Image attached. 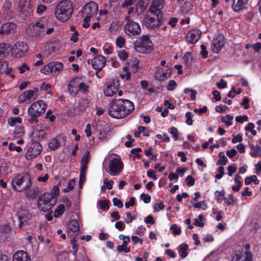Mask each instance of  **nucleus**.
I'll return each mask as SVG.
<instances>
[{
  "label": "nucleus",
  "instance_id": "f257e3e1",
  "mask_svg": "<svg viewBox=\"0 0 261 261\" xmlns=\"http://www.w3.org/2000/svg\"><path fill=\"white\" fill-rule=\"evenodd\" d=\"M134 109V105L131 101L120 98L110 103L108 112L111 117L121 119L131 114Z\"/></svg>",
  "mask_w": 261,
  "mask_h": 261
},
{
  "label": "nucleus",
  "instance_id": "f03ea898",
  "mask_svg": "<svg viewBox=\"0 0 261 261\" xmlns=\"http://www.w3.org/2000/svg\"><path fill=\"white\" fill-rule=\"evenodd\" d=\"M73 12L72 3L70 0H62L55 6L54 17L60 22H64L69 19Z\"/></svg>",
  "mask_w": 261,
  "mask_h": 261
},
{
  "label": "nucleus",
  "instance_id": "7ed1b4c3",
  "mask_svg": "<svg viewBox=\"0 0 261 261\" xmlns=\"http://www.w3.org/2000/svg\"><path fill=\"white\" fill-rule=\"evenodd\" d=\"M46 109V104L43 100H38L33 102L29 107L28 113L30 118L28 121L31 124L37 123L38 118L44 113Z\"/></svg>",
  "mask_w": 261,
  "mask_h": 261
},
{
  "label": "nucleus",
  "instance_id": "20e7f679",
  "mask_svg": "<svg viewBox=\"0 0 261 261\" xmlns=\"http://www.w3.org/2000/svg\"><path fill=\"white\" fill-rule=\"evenodd\" d=\"M32 182L30 176L27 174H19L12 180V186L15 191L22 192L29 189Z\"/></svg>",
  "mask_w": 261,
  "mask_h": 261
},
{
  "label": "nucleus",
  "instance_id": "39448f33",
  "mask_svg": "<svg viewBox=\"0 0 261 261\" xmlns=\"http://www.w3.org/2000/svg\"><path fill=\"white\" fill-rule=\"evenodd\" d=\"M69 92L76 96L78 92L86 93L89 92V84L87 82L81 81L78 78L70 81L68 85Z\"/></svg>",
  "mask_w": 261,
  "mask_h": 261
},
{
  "label": "nucleus",
  "instance_id": "423d86ee",
  "mask_svg": "<svg viewBox=\"0 0 261 261\" xmlns=\"http://www.w3.org/2000/svg\"><path fill=\"white\" fill-rule=\"evenodd\" d=\"M8 48H10L11 56L15 58L24 57L28 51V44L20 41H13L8 44Z\"/></svg>",
  "mask_w": 261,
  "mask_h": 261
},
{
  "label": "nucleus",
  "instance_id": "0eeeda50",
  "mask_svg": "<svg viewBox=\"0 0 261 261\" xmlns=\"http://www.w3.org/2000/svg\"><path fill=\"white\" fill-rule=\"evenodd\" d=\"M163 19L162 12H152L149 9L148 13L143 19L145 25L148 28L155 29L160 25Z\"/></svg>",
  "mask_w": 261,
  "mask_h": 261
},
{
  "label": "nucleus",
  "instance_id": "6e6552de",
  "mask_svg": "<svg viewBox=\"0 0 261 261\" xmlns=\"http://www.w3.org/2000/svg\"><path fill=\"white\" fill-rule=\"evenodd\" d=\"M53 196L49 193H46L40 196L37 202L38 208L43 212H46L51 209L57 201V198H54Z\"/></svg>",
  "mask_w": 261,
  "mask_h": 261
},
{
  "label": "nucleus",
  "instance_id": "1a4fd4ad",
  "mask_svg": "<svg viewBox=\"0 0 261 261\" xmlns=\"http://www.w3.org/2000/svg\"><path fill=\"white\" fill-rule=\"evenodd\" d=\"M134 48L137 52L143 54L149 53L153 50V44L150 40L149 36H142L139 41L134 43Z\"/></svg>",
  "mask_w": 261,
  "mask_h": 261
},
{
  "label": "nucleus",
  "instance_id": "9d476101",
  "mask_svg": "<svg viewBox=\"0 0 261 261\" xmlns=\"http://www.w3.org/2000/svg\"><path fill=\"white\" fill-rule=\"evenodd\" d=\"M124 19L126 21L124 25V33L129 37L139 35L141 32L139 24L130 19L128 16L125 17Z\"/></svg>",
  "mask_w": 261,
  "mask_h": 261
},
{
  "label": "nucleus",
  "instance_id": "9b49d317",
  "mask_svg": "<svg viewBox=\"0 0 261 261\" xmlns=\"http://www.w3.org/2000/svg\"><path fill=\"white\" fill-rule=\"evenodd\" d=\"M119 83L117 79H109L105 84L103 92L107 96H113L116 94L119 90Z\"/></svg>",
  "mask_w": 261,
  "mask_h": 261
},
{
  "label": "nucleus",
  "instance_id": "f8f14e48",
  "mask_svg": "<svg viewBox=\"0 0 261 261\" xmlns=\"http://www.w3.org/2000/svg\"><path fill=\"white\" fill-rule=\"evenodd\" d=\"M45 24L46 22L43 20H37L32 22L29 28L36 37H41L45 34Z\"/></svg>",
  "mask_w": 261,
  "mask_h": 261
},
{
  "label": "nucleus",
  "instance_id": "ddd939ff",
  "mask_svg": "<svg viewBox=\"0 0 261 261\" xmlns=\"http://www.w3.org/2000/svg\"><path fill=\"white\" fill-rule=\"evenodd\" d=\"M46 126L43 124H38L34 127L32 133L33 139L37 142L45 140L46 138Z\"/></svg>",
  "mask_w": 261,
  "mask_h": 261
},
{
  "label": "nucleus",
  "instance_id": "4468645a",
  "mask_svg": "<svg viewBox=\"0 0 261 261\" xmlns=\"http://www.w3.org/2000/svg\"><path fill=\"white\" fill-rule=\"evenodd\" d=\"M42 150L40 144L37 141L33 142L29 146L26 152L27 159L31 160L38 156Z\"/></svg>",
  "mask_w": 261,
  "mask_h": 261
},
{
  "label": "nucleus",
  "instance_id": "2eb2a0df",
  "mask_svg": "<svg viewBox=\"0 0 261 261\" xmlns=\"http://www.w3.org/2000/svg\"><path fill=\"white\" fill-rule=\"evenodd\" d=\"M80 231V225L79 222L75 219L71 220L68 224L67 232L68 235L71 238V241L72 242L74 239H75Z\"/></svg>",
  "mask_w": 261,
  "mask_h": 261
},
{
  "label": "nucleus",
  "instance_id": "dca6fc26",
  "mask_svg": "<svg viewBox=\"0 0 261 261\" xmlns=\"http://www.w3.org/2000/svg\"><path fill=\"white\" fill-rule=\"evenodd\" d=\"M123 163L118 159H113L109 165V174L112 176L118 175L123 169Z\"/></svg>",
  "mask_w": 261,
  "mask_h": 261
},
{
  "label": "nucleus",
  "instance_id": "f3484780",
  "mask_svg": "<svg viewBox=\"0 0 261 261\" xmlns=\"http://www.w3.org/2000/svg\"><path fill=\"white\" fill-rule=\"evenodd\" d=\"M38 90H29L21 93L18 97V102L20 103L35 100L37 97Z\"/></svg>",
  "mask_w": 261,
  "mask_h": 261
},
{
  "label": "nucleus",
  "instance_id": "a211bd4d",
  "mask_svg": "<svg viewBox=\"0 0 261 261\" xmlns=\"http://www.w3.org/2000/svg\"><path fill=\"white\" fill-rule=\"evenodd\" d=\"M17 216L19 221L20 226L28 223L32 219V215L28 210L20 208L17 212Z\"/></svg>",
  "mask_w": 261,
  "mask_h": 261
},
{
  "label": "nucleus",
  "instance_id": "6ab92c4d",
  "mask_svg": "<svg viewBox=\"0 0 261 261\" xmlns=\"http://www.w3.org/2000/svg\"><path fill=\"white\" fill-rule=\"evenodd\" d=\"M61 47V43L58 40L48 42L44 46L45 52L49 55L54 56L57 53Z\"/></svg>",
  "mask_w": 261,
  "mask_h": 261
},
{
  "label": "nucleus",
  "instance_id": "aec40b11",
  "mask_svg": "<svg viewBox=\"0 0 261 261\" xmlns=\"http://www.w3.org/2000/svg\"><path fill=\"white\" fill-rule=\"evenodd\" d=\"M20 13L22 17L30 16L32 13L30 0H20L19 2Z\"/></svg>",
  "mask_w": 261,
  "mask_h": 261
},
{
  "label": "nucleus",
  "instance_id": "412c9836",
  "mask_svg": "<svg viewBox=\"0 0 261 261\" xmlns=\"http://www.w3.org/2000/svg\"><path fill=\"white\" fill-rule=\"evenodd\" d=\"M171 74V70L168 66L165 68L158 67L155 73V78L157 80L163 81L168 79Z\"/></svg>",
  "mask_w": 261,
  "mask_h": 261
},
{
  "label": "nucleus",
  "instance_id": "4be33fe9",
  "mask_svg": "<svg viewBox=\"0 0 261 261\" xmlns=\"http://www.w3.org/2000/svg\"><path fill=\"white\" fill-rule=\"evenodd\" d=\"M226 3H230L231 8L234 12H239L245 8L248 0H225Z\"/></svg>",
  "mask_w": 261,
  "mask_h": 261
},
{
  "label": "nucleus",
  "instance_id": "5701e85b",
  "mask_svg": "<svg viewBox=\"0 0 261 261\" xmlns=\"http://www.w3.org/2000/svg\"><path fill=\"white\" fill-rule=\"evenodd\" d=\"M16 25L14 23L10 22H6L1 27L0 34L6 36L13 34L16 31Z\"/></svg>",
  "mask_w": 261,
  "mask_h": 261
},
{
  "label": "nucleus",
  "instance_id": "b1692460",
  "mask_svg": "<svg viewBox=\"0 0 261 261\" xmlns=\"http://www.w3.org/2000/svg\"><path fill=\"white\" fill-rule=\"evenodd\" d=\"M106 62V58L102 55L95 56L92 60L93 68L97 71H100L105 66Z\"/></svg>",
  "mask_w": 261,
  "mask_h": 261
},
{
  "label": "nucleus",
  "instance_id": "393cba45",
  "mask_svg": "<svg viewBox=\"0 0 261 261\" xmlns=\"http://www.w3.org/2000/svg\"><path fill=\"white\" fill-rule=\"evenodd\" d=\"M202 33L200 30H191L186 36V41L190 43H196L200 38Z\"/></svg>",
  "mask_w": 261,
  "mask_h": 261
},
{
  "label": "nucleus",
  "instance_id": "a878e982",
  "mask_svg": "<svg viewBox=\"0 0 261 261\" xmlns=\"http://www.w3.org/2000/svg\"><path fill=\"white\" fill-rule=\"evenodd\" d=\"M97 5L93 2H91L85 6L83 13L87 16H89L90 17H92L97 13Z\"/></svg>",
  "mask_w": 261,
  "mask_h": 261
},
{
  "label": "nucleus",
  "instance_id": "bb28decb",
  "mask_svg": "<svg viewBox=\"0 0 261 261\" xmlns=\"http://www.w3.org/2000/svg\"><path fill=\"white\" fill-rule=\"evenodd\" d=\"M224 37L222 35L218 36L214 39L212 45V50L214 53H218L220 51L224 45Z\"/></svg>",
  "mask_w": 261,
  "mask_h": 261
},
{
  "label": "nucleus",
  "instance_id": "cd10ccee",
  "mask_svg": "<svg viewBox=\"0 0 261 261\" xmlns=\"http://www.w3.org/2000/svg\"><path fill=\"white\" fill-rule=\"evenodd\" d=\"M66 138L63 136H58L50 139L48 142V147L52 150L58 149L61 145V142L65 143Z\"/></svg>",
  "mask_w": 261,
  "mask_h": 261
},
{
  "label": "nucleus",
  "instance_id": "c85d7f7f",
  "mask_svg": "<svg viewBox=\"0 0 261 261\" xmlns=\"http://www.w3.org/2000/svg\"><path fill=\"white\" fill-rule=\"evenodd\" d=\"M244 255L243 250H236L231 256V261H253V259H251V253L247 252L246 256L243 259Z\"/></svg>",
  "mask_w": 261,
  "mask_h": 261
},
{
  "label": "nucleus",
  "instance_id": "c756f323",
  "mask_svg": "<svg viewBox=\"0 0 261 261\" xmlns=\"http://www.w3.org/2000/svg\"><path fill=\"white\" fill-rule=\"evenodd\" d=\"M12 261H31V258L26 252L20 250L14 254Z\"/></svg>",
  "mask_w": 261,
  "mask_h": 261
},
{
  "label": "nucleus",
  "instance_id": "7c9ffc66",
  "mask_svg": "<svg viewBox=\"0 0 261 261\" xmlns=\"http://www.w3.org/2000/svg\"><path fill=\"white\" fill-rule=\"evenodd\" d=\"M165 0H153L149 9L152 12L155 11L156 12H162L161 10L164 6Z\"/></svg>",
  "mask_w": 261,
  "mask_h": 261
},
{
  "label": "nucleus",
  "instance_id": "2f4dec72",
  "mask_svg": "<svg viewBox=\"0 0 261 261\" xmlns=\"http://www.w3.org/2000/svg\"><path fill=\"white\" fill-rule=\"evenodd\" d=\"M151 0H139L136 4V11L138 13H142L147 7Z\"/></svg>",
  "mask_w": 261,
  "mask_h": 261
},
{
  "label": "nucleus",
  "instance_id": "473e14b6",
  "mask_svg": "<svg viewBox=\"0 0 261 261\" xmlns=\"http://www.w3.org/2000/svg\"><path fill=\"white\" fill-rule=\"evenodd\" d=\"M22 118L19 116L10 117L8 119V124L11 126L15 127L21 125Z\"/></svg>",
  "mask_w": 261,
  "mask_h": 261
},
{
  "label": "nucleus",
  "instance_id": "72a5a7b5",
  "mask_svg": "<svg viewBox=\"0 0 261 261\" xmlns=\"http://www.w3.org/2000/svg\"><path fill=\"white\" fill-rule=\"evenodd\" d=\"M251 148L250 155L253 158L261 156V148L259 146H254L253 144L250 145Z\"/></svg>",
  "mask_w": 261,
  "mask_h": 261
},
{
  "label": "nucleus",
  "instance_id": "f704fd0d",
  "mask_svg": "<svg viewBox=\"0 0 261 261\" xmlns=\"http://www.w3.org/2000/svg\"><path fill=\"white\" fill-rule=\"evenodd\" d=\"M89 158H90V152L89 151H87L81 159V168H83L84 170L87 169Z\"/></svg>",
  "mask_w": 261,
  "mask_h": 261
},
{
  "label": "nucleus",
  "instance_id": "c9c22d12",
  "mask_svg": "<svg viewBox=\"0 0 261 261\" xmlns=\"http://www.w3.org/2000/svg\"><path fill=\"white\" fill-rule=\"evenodd\" d=\"M184 1H182L183 3L180 2V11L187 13L190 11L193 6L190 2H184Z\"/></svg>",
  "mask_w": 261,
  "mask_h": 261
},
{
  "label": "nucleus",
  "instance_id": "e433bc0d",
  "mask_svg": "<svg viewBox=\"0 0 261 261\" xmlns=\"http://www.w3.org/2000/svg\"><path fill=\"white\" fill-rule=\"evenodd\" d=\"M90 99L88 98H83L79 102V109L81 111L85 110L89 106Z\"/></svg>",
  "mask_w": 261,
  "mask_h": 261
},
{
  "label": "nucleus",
  "instance_id": "4c0bfd02",
  "mask_svg": "<svg viewBox=\"0 0 261 261\" xmlns=\"http://www.w3.org/2000/svg\"><path fill=\"white\" fill-rule=\"evenodd\" d=\"M24 134V129L22 125L15 127L13 132V136L15 138H19Z\"/></svg>",
  "mask_w": 261,
  "mask_h": 261
},
{
  "label": "nucleus",
  "instance_id": "58836bf2",
  "mask_svg": "<svg viewBox=\"0 0 261 261\" xmlns=\"http://www.w3.org/2000/svg\"><path fill=\"white\" fill-rule=\"evenodd\" d=\"M51 64L53 74L60 71L63 68V65L61 62H51Z\"/></svg>",
  "mask_w": 261,
  "mask_h": 261
},
{
  "label": "nucleus",
  "instance_id": "ea45409f",
  "mask_svg": "<svg viewBox=\"0 0 261 261\" xmlns=\"http://www.w3.org/2000/svg\"><path fill=\"white\" fill-rule=\"evenodd\" d=\"M131 70L128 67L125 66L123 68V71L120 74L121 77L124 80L127 81L130 79Z\"/></svg>",
  "mask_w": 261,
  "mask_h": 261
},
{
  "label": "nucleus",
  "instance_id": "a19ab883",
  "mask_svg": "<svg viewBox=\"0 0 261 261\" xmlns=\"http://www.w3.org/2000/svg\"><path fill=\"white\" fill-rule=\"evenodd\" d=\"M219 159L217 162V165H222V166L225 165L228 159L227 157L224 155V153L223 151H221L218 154Z\"/></svg>",
  "mask_w": 261,
  "mask_h": 261
},
{
  "label": "nucleus",
  "instance_id": "79ce46f5",
  "mask_svg": "<svg viewBox=\"0 0 261 261\" xmlns=\"http://www.w3.org/2000/svg\"><path fill=\"white\" fill-rule=\"evenodd\" d=\"M65 211V206L63 204L59 205L54 212L55 217H59L62 215Z\"/></svg>",
  "mask_w": 261,
  "mask_h": 261
},
{
  "label": "nucleus",
  "instance_id": "37998d69",
  "mask_svg": "<svg viewBox=\"0 0 261 261\" xmlns=\"http://www.w3.org/2000/svg\"><path fill=\"white\" fill-rule=\"evenodd\" d=\"M192 53L190 52H187L184 57H183V60L185 64L187 66H189L191 65V62L192 60Z\"/></svg>",
  "mask_w": 261,
  "mask_h": 261
},
{
  "label": "nucleus",
  "instance_id": "c03bdc74",
  "mask_svg": "<svg viewBox=\"0 0 261 261\" xmlns=\"http://www.w3.org/2000/svg\"><path fill=\"white\" fill-rule=\"evenodd\" d=\"M189 246L188 244H180V257L184 258L188 255L187 250L188 249Z\"/></svg>",
  "mask_w": 261,
  "mask_h": 261
},
{
  "label": "nucleus",
  "instance_id": "a18cd8bd",
  "mask_svg": "<svg viewBox=\"0 0 261 261\" xmlns=\"http://www.w3.org/2000/svg\"><path fill=\"white\" fill-rule=\"evenodd\" d=\"M40 71L41 73L46 74L49 75V74H53L51 70V63L48 64L46 65H45L43 67L41 68Z\"/></svg>",
  "mask_w": 261,
  "mask_h": 261
},
{
  "label": "nucleus",
  "instance_id": "49530a36",
  "mask_svg": "<svg viewBox=\"0 0 261 261\" xmlns=\"http://www.w3.org/2000/svg\"><path fill=\"white\" fill-rule=\"evenodd\" d=\"M132 63H129V65L126 67L131 70V71H135L137 70L139 65V61L136 59H133Z\"/></svg>",
  "mask_w": 261,
  "mask_h": 261
},
{
  "label": "nucleus",
  "instance_id": "de8ad7c7",
  "mask_svg": "<svg viewBox=\"0 0 261 261\" xmlns=\"http://www.w3.org/2000/svg\"><path fill=\"white\" fill-rule=\"evenodd\" d=\"M117 55L119 58L121 60L125 61L128 58V54L124 49H120L117 51Z\"/></svg>",
  "mask_w": 261,
  "mask_h": 261
},
{
  "label": "nucleus",
  "instance_id": "09e8293b",
  "mask_svg": "<svg viewBox=\"0 0 261 261\" xmlns=\"http://www.w3.org/2000/svg\"><path fill=\"white\" fill-rule=\"evenodd\" d=\"M8 44H2L0 45V60L3 59L6 56V51L7 47Z\"/></svg>",
  "mask_w": 261,
  "mask_h": 261
},
{
  "label": "nucleus",
  "instance_id": "8fccbe9b",
  "mask_svg": "<svg viewBox=\"0 0 261 261\" xmlns=\"http://www.w3.org/2000/svg\"><path fill=\"white\" fill-rule=\"evenodd\" d=\"M75 181L73 179H70L67 182V187L65 188L63 191L64 192L67 193L72 190L74 187Z\"/></svg>",
  "mask_w": 261,
  "mask_h": 261
},
{
  "label": "nucleus",
  "instance_id": "3c124183",
  "mask_svg": "<svg viewBox=\"0 0 261 261\" xmlns=\"http://www.w3.org/2000/svg\"><path fill=\"white\" fill-rule=\"evenodd\" d=\"M203 220V216L200 214L198 216V218L195 220L194 224L195 226L202 227L204 226V223L202 222Z\"/></svg>",
  "mask_w": 261,
  "mask_h": 261
},
{
  "label": "nucleus",
  "instance_id": "603ef678",
  "mask_svg": "<svg viewBox=\"0 0 261 261\" xmlns=\"http://www.w3.org/2000/svg\"><path fill=\"white\" fill-rule=\"evenodd\" d=\"M224 195L225 192L223 190L220 191H216L215 192V197L217 201L223 199L225 197Z\"/></svg>",
  "mask_w": 261,
  "mask_h": 261
},
{
  "label": "nucleus",
  "instance_id": "864d4df0",
  "mask_svg": "<svg viewBox=\"0 0 261 261\" xmlns=\"http://www.w3.org/2000/svg\"><path fill=\"white\" fill-rule=\"evenodd\" d=\"M118 29V25L116 22L113 21L109 28V31L115 34Z\"/></svg>",
  "mask_w": 261,
  "mask_h": 261
},
{
  "label": "nucleus",
  "instance_id": "5fc2aeb1",
  "mask_svg": "<svg viewBox=\"0 0 261 261\" xmlns=\"http://www.w3.org/2000/svg\"><path fill=\"white\" fill-rule=\"evenodd\" d=\"M126 218L124 219V221L127 224L131 223L133 220L137 218L136 216H132L129 212L126 213Z\"/></svg>",
  "mask_w": 261,
  "mask_h": 261
},
{
  "label": "nucleus",
  "instance_id": "6e6d98bb",
  "mask_svg": "<svg viewBox=\"0 0 261 261\" xmlns=\"http://www.w3.org/2000/svg\"><path fill=\"white\" fill-rule=\"evenodd\" d=\"M195 179L191 176L188 175L185 179V182L186 183L188 187H191L195 184Z\"/></svg>",
  "mask_w": 261,
  "mask_h": 261
},
{
  "label": "nucleus",
  "instance_id": "4d7b16f0",
  "mask_svg": "<svg viewBox=\"0 0 261 261\" xmlns=\"http://www.w3.org/2000/svg\"><path fill=\"white\" fill-rule=\"evenodd\" d=\"M194 207L195 208H201L203 210H205L207 209V205L204 201H200L196 202L194 204Z\"/></svg>",
  "mask_w": 261,
  "mask_h": 261
},
{
  "label": "nucleus",
  "instance_id": "13d9d810",
  "mask_svg": "<svg viewBox=\"0 0 261 261\" xmlns=\"http://www.w3.org/2000/svg\"><path fill=\"white\" fill-rule=\"evenodd\" d=\"M170 133L172 137L173 138L174 140L176 141L178 140V132L176 128L174 127H171L170 128Z\"/></svg>",
  "mask_w": 261,
  "mask_h": 261
},
{
  "label": "nucleus",
  "instance_id": "bf43d9fd",
  "mask_svg": "<svg viewBox=\"0 0 261 261\" xmlns=\"http://www.w3.org/2000/svg\"><path fill=\"white\" fill-rule=\"evenodd\" d=\"M141 85L142 88L146 90L149 92L153 93L154 92V89L152 88H148V83L146 81H142L141 82Z\"/></svg>",
  "mask_w": 261,
  "mask_h": 261
},
{
  "label": "nucleus",
  "instance_id": "052dcab7",
  "mask_svg": "<svg viewBox=\"0 0 261 261\" xmlns=\"http://www.w3.org/2000/svg\"><path fill=\"white\" fill-rule=\"evenodd\" d=\"M127 244H123L121 245H119L117 246V250L118 252H124L125 253H128L130 251V249L126 247Z\"/></svg>",
  "mask_w": 261,
  "mask_h": 261
},
{
  "label": "nucleus",
  "instance_id": "680f3d73",
  "mask_svg": "<svg viewBox=\"0 0 261 261\" xmlns=\"http://www.w3.org/2000/svg\"><path fill=\"white\" fill-rule=\"evenodd\" d=\"M200 55L203 59H206L208 57V51L206 50V47L205 45L201 44L200 45Z\"/></svg>",
  "mask_w": 261,
  "mask_h": 261
},
{
  "label": "nucleus",
  "instance_id": "e2e57ef3",
  "mask_svg": "<svg viewBox=\"0 0 261 261\" xmlns=\"http://www.w3.org/2000/svg\"><path fill=\"white\" fill-rule=\"evenodd\" d=\"M186 123L188 125H191L193 124V119L192 118V113L190 112H187L186 113Z\"/></svg>",
  "mask_w": 261,
  "mask_h": 261
},
{
  "label": "nucleus",
  "instance_id": "0e129e2a",
  "mask_svg": "<svg viewBox=\"0 0 261 261\" xmlns=\"http://www.w3.org/2000/svg\"><path fill=\"white\" fill-rule=\"evenodd\" d=\"M8 167L7 164L4 162L0 163V177L3 174L7 172Z\"/></svg>",
  "mask_w": 261,
  "mask_h": 261
},
{
  "label": "nucleus",
  "instance_id": "69168bd1",
  "mask_svg": "<svg viewBox=\"0 0 261 261\" xmlns=\"http://www.w3.org/2000/svg\"><path fill=\"white\" fill-rule=\"evenodd\" d=\"M103 50L105 53L107 54H110L113 51V47L110 44L107 43L103 46Z\"/></svg>",
  "mask_w": 261,
  "mask_h": 261
},
{
  "label": "nucleus",
  "instance_id": "338daca9",
  "mask_svg": "<svg viewBox=\"0 0 261 261\" xmlns=\"http://www.w3.org/2000/svg\"><path fill=\"white\" fill-rule=\"evenodd\" d=\"M124 42H125L124 39L122 36L118 37L117 38L116 41V43L117 46L120 48H122V47H123Z\"/></svg>",
  "mask_w": 261,
  "mask_h": 261
},
{
  "label": "nucleus",
  "instance_id": "774afa93",
  "mask_svg": "<svg viewBox=\"0 0 261 261\" xmlns=\"http://www.w3.org/2000/svg\"><path fill=\"white\" fill-rule=\"evenodd\" d=\"M11 229L7 225H3L0 226V232L2 233L8 234L10 232Z\"/></svg>",
  "mask_w": 261,
  "mask_h": 261
}]
</instances>
